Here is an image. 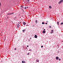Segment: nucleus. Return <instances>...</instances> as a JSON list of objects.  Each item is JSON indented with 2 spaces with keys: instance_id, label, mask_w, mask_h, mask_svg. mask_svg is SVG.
Listing matches in <instances>:
<instances>
[{
  "instance_id": "27",
  "label": "nucleus",
  "mask_w": 63,
  "mask_h": 63,
  "mask_svg": "<svg viewBox=\"0 0 63 63\" xmlns=\"http://www.w3.org/2000/svg\"><path fill=\"white\" fill-rule=\"evenodd\" d=\"M49 27L50 28H51V26H49Z\"/></svg>"
},
{
  "instance_id": "7",
  "label": "nucleus",
  "mask_w": 63,
  "mask_h": 63,
  "mask_svg": "<svg viewBox=\"0 0 63 63\" xmlns=\"http://www.w3.org/2000/svg\"><path fill=\"white\" fill-rule=\"evenodd\" d=\"M46 32V31H43V34H44V33H45V32Z\"/></svg>"
},
{
  "instance_id": "4",
  "label": "nucleus",
  "mask_w": 63,
  "mask_h": 63,
  "mask_svg": "<svg viewBox=\"0 0 63 63\" xmlns=\"http://www.w3.org/2000/svg\"><path fill=\"white\" fill-rule=\"evenodd\" d=\"M19 25L18 24L17 25V28H19Z\"/></svg>"
},
{
  "instance_id": "8",
  "label": "nucleus",
  "mask_w": 63,
  "mask_h": 63,
  "mask_svg": "<svg viewBox=\"0 0 63 63\" xmlns=\"http://www.w3.org/2000/svg\"><path fill=\"white\" fill-rule=\"evenodd\" d=\"M29 0H27V2L28 3H29Z\"/></svg>"
},
{
  "instance_id": "19",
  "label": "nucleus",
  "mask_w": 63,
  "mask_h": 63,
  "mask_svg": "<svg viewBox=\"0 0 63 63\" xmlns=\"http://www.w3.org/2000/svg\"><path fill=\"white\" fill-rule=\"evenodd\" d=\"M24 9H26V7H25L24 8Z\"/></svg>"
},
{
  "instance_id": "38",
  "label": "nucleus",
  "mask_w": 63,
  "mask_h": 63,
  "mask_svg": "<svg viewBox=\"0 0 63 63\" xmlns=\"http://www.w3.org/2000/svg\"><path fill=\"white\" fill-rule=\"evenodd\" d=\"M43 29H44V28H43Z\"/></svg>"
},
{
  "instance_id": "14",
  "label": "nucleus",
  "mask_w": 63,
  "mask_h": 63,
  "mask_svg": "<svg viewBox=\"0 0 63 63\" xmlns=\"http://www.w3.org/2000/svg\"><path fill=\"white\" fill-rule=\"evenodd\" d=\"M42 24H45V23H44V22H42Z\"/></svg>"
},
{
  "instance_id": "28",
  "label": "nucleus",
  "mask_w": 63,
  "mask_h": 63,
  "mask_svg": "<svg viewBox=\"0 0 63 63\" xmlns=\"http://www.w3.org/2000/svg\"><path fill=\"white\" fill-rule=\"evenodd\" d=\"M45 29H44V31H45Z\"/></svg>"
},
{
  "instance_id": "5",
  "label": "nucleus",
  "mask_w": 63,
  "mask_h": 63,
  "mask_svg": "<svg viewBox=\"0 0 63 63\" xmlns=\"http://www.w3.org/2000/svg\"><path fill=\"white\" fill-rule=\"evenodd\" d=\"M22 63H25V62L24 61H23L22 62Z\"/></svg>"
},
{
  "instance_id": "12",
  "label": "nucleus",
  "mask_w": 63,
  "mask_h": 63,
  "mask_svg": "<svg viewBox=\"0 0 63 63\" xmlns=\"http://www.w3.org/2000/svg\"><path fill=\"white\" fill-rule=\"evenodd\" d=\"M21 8H24V7H23V6H21Z\"/></svg>"
},
{
  "instance_id": "26",
  "label": "nucleus",
  "mask_w": 63,
  "mask_h": 63,
  "mask_svg": "<svg viewBox=\"0 0 63 63\" xmlns=\"http://www.w3.org/2000/svg\"><path fill=\"white\" fill-rule=\"evenodd\" d=\"M47 24V23H46V24Z\"/></svg>"
},
{
  "instance_id": "25",
  "label": "nucleus",
  "mask_w": 63,
  "mask_h": 63,
  "mask_svg": "<svg viewBox=\"0 0 63 63\" xmlns=\"http://www.w3.org/2000/svg\"><path fill=\"white\" fill-rule=\"evenodd\" d=\"M14 49H15V50H16V48H15Z\"/></svg>"
},
{
  "instance_id": "31",
  "label": "nucleus",
  "mask_w": 63,
  "mask_h": 63,
  "mask_svg": "<svg viewBox=\"0 0 63 63\" xmlns=\"http://www.w3.org/2000/svg\"><path fill=\"white\" fill-rule=\"evenodd\" d=\"M29 41H30V40H29Z\"/></svg>"
},
{
  "instance_id": "1",
  "label": "nucleus",
  "mask_w": 63,
  "mask_h": 63,
  "mask_svg": "<svg viewBox=\"0 0 63 63\" xmlns=\"http://www.w3.org/2000/svg\"><path fill=\"white\" fill-rule=\"evenodd\" d=\"M63 2V0H60V1L59 2L58 4H61V3H62V2Z\"/></svg>"
},
{
  "instance_id": "37",
  "label": "nucleus",
  "mask_w": 63,
  "mask_h": 63,
  "mask_svg": "<svg viewBox=\"0 0 63 63\" xmlns=\"http://www.w3.org/2000/svg\"><path fill=\"white\" fill-rule=\"evenodd\" d=\"M30 39H31V38H30Z\"/></svg>"
},
{
  "instance_id": "10",
  "label": "nucleus",
  "mask_w": 63,
  "mask_h": 63,
  "mask_svg": "<svg viewBox=\"0 0 63 63\" xmlns=\"http://www.w3.org/2000/svg\"><path fill=\"white\" fill-rule=\"evenodd\" d=\"M25 31V30L24 29L22 31L23 32H24V31Z\"/></svg>"
},
{
  "instance_id": "3",
  "label": "nucleus",
  "mask_w": 63,
  "mask_h": 63,
  "mask_svg": "<svg viewBox=\"0 0 63 63\" xmlns=\"http://www.w3.org/2000/svg\"><path fill=\"white\" fill-rule=\"evenodd\" d=\"M56 60H58V59H59V57H56Z\"/></svg>"
},
{
  "instance_id": "35",
  "label": "nucleus",
  "mask_w": 63,
  "mask_h": 63,
  "mask_svg": "<svg viewBox=\"0 0 63 63\" xmlns=\"http://www.w3.org/2000/svg\"><path fill=\"white\" fill-rule=\"evenodd\" d=\"M52 33H53V32H52Z\"/></svg>"
},
{
  "instance_id": "6",
  "label": "nucleus",
  "mask_w": 63,
  "mask_h": 63,
  "mask_svg": "<svg viewBox=\"0 0 63 63\" xmlns=\"http://www.w3.org/2000/svg\"><path fill=\"white\" fill-rule=\"evenodd\" d=\"M23 24H24V25H25V24H26V23L24 22H23Z\"/></svg>"
},
{
  "instance_id": "2",
  "label": "nucleus",
  "mask_w": 63,
  "mask_h": 63,
  "mask_svg": "<svg viewBox=\"0 0 63 63\" xmlns=\"http://www.w3.org/2000/svg\"><path fill=\"white\" fill-rule=\"evenodd\" d=\"M14 14V13H9L8 15H12V14Z\"/></svg>"
},
{
  "instance_id": "13",
  "label": "nucleus",
  "mask_w": 63,
  "mask_h": 63,
  "mask_svg": "<svg viewBox=\"0 0 63 63\" xmlns=\"http://www.w3.org/2000/svg\"><path fill=\"white\" fill-rule=\"evenodd\" d=\"M57 23L58 24V25H59V22H57Z\"/></svg>"
},
{
  "instance_id": "29",
  "label": "nucleus",
  "mask_w": 63,
  "mask_h": 63,
  "mask_svg": "<svg viewBox=\"0 0 63 63\" xmlns=\"http://www.w3.org/2000/svg\"><path fill=\"white\" fill-rule=\"evenodd\" d=\"M46 22H48V21H46Z\"/></svg>"
},
{
  "instance_id": "33",
  "label": "nucleus",
  "mask_w": 63,
  "mask_h": 63,
  "mask_svg": "<svg viewBox=\"0 0 63 63\" xmlns=\"http://www.w3.org/2000/svg\"><path fill=\"white\" fill-rule=\"evenodd\" d=\"M28 7H27V8H28Z\"/></svg>"
},
{
  "instance_id": "24",
  "label": "nucleus",
  "mask_w": 63,
  "mask_h": 63,
  "mask_svg": "<svg viewBox=\"0 0 63 63\" xmlns=\"http://www.w3.org/2000/svg\"><path fill=\"white\" fill-rule=\"evenodd\" d=\"M43 47V46H41V47Z\"/></svg>"
},
{
  "instance_id": "36",
  "label": "nucleus",
  "mask_w": 63,
  "mask_h": 63,
  "mask_svg": "<svg viewBox=\"0 0 63 63\" xmlns=\"http://www.w3.org/2000/svg\"><path fill=\"white\" fill-rule=\"evenodd\" d=\"M52 33V32H51V33Z\"/></svg>"
},
{
  "instance_id": "32",
  "label": "nucleus",
  "mask_w": 63,
  "mask_h": 63,
  "mask_svg": "<svg viewBox=\"0 0 63 63\" xmlns=\"http://www.w3.org/2000/svg\"><path fill=\"white\" fill-rule=\"evenodd\" d=\"M0 6H1V3H0Z\"/></svg>"
},
{
  "instance_id": "30",
  "label": "nucleus",
  "mask_w": 63,
  "mask_h": 63,
  "mask_svg": "<svg viewBox=\"0 0 63 63\" xmlns=\"http://www.w3.org/2000/svg\"><path fill=\"white\" fill-rule=\"evenodd\" d=\"M27 47H28V46H27Z\"/></svg>"
},
{
  "instance_id": "16",
  "label": "nucleus",
  "mask_w": 63,
  "mask_h": 63,
  "mask_svg": "<svg viewBox=\"0 0 63 63\" xmlns=\"http://www.w3.org/2000/svg\"><path fill=\"white\" fill-rule=\"evenodd\" d=\"M61 25H62V24H63V22L61 23Z\"/></svg>"
},
{
  "instance_id": "9",
  "label": "nucleus",
  "mask_w": 63,
  "mask_h": 63,
  "mask_svg": "<svg viewBox=\"0 0 63 63\" xmlns=\"http://www.w3.org/2000/svg\"><path fill=\"white\" fill-rule=\"evenodd\" d=\"M34 37L35 38H37V35H35Z\"/></svg>"
},
{
  "instance_id": "18",
  "label": "nucleus",
  "mask_w": 63,
  "mask_h": 63,
  "mask_svg": "<svg viewBox=\"0 0 63 63\" xmlns=\"http://www.w3.org/2000/svg\"><path fill=\"white\" fill-rule=\"evenodd\" d=\"M32 50L31 49L29 50V51H31Z\"/></svg>"
},
{
  "instance_id": "23",
  "label": "nucleus",
  "mask_w": 63,
  "mask_h": 63,
  "mask_svg": "<svg viewBox=\"0 0 63 63\" xmlns=\"http://www.w3.org/2000/svg\"><path fill=\"white\" fill-rule=\"evenodd\" d=\"M59 61H60V59H59Z\"/></svg>"
},
{
  "instance_id": "17",
  "label": "nucleus",
  "mask_w": 63,
  "mask_h": 63,
  "mask_svg": "<svg viewBox=\"0 0 63 63\" xmlns=\"http://www.w3.org/2000/svg\"><path fill=\"white\" fill-rule=\"evenodd\" d=\"M36 61V62H39V61H37V60Z\"/></svg>"
},
{
  "instance_id": "22",
  "label": "nucleus",
  "mask_w": 63,
  "mask_h": 63,
  "mask_svg": "<svg viewBox=\"0 0 63 63\" xmlns=\"http://www.w3.org/2000/svg\"><path fill=\"white\" fill-rule=\"evenodd\" d=\"M16 18V17H15L14 18V19H15Z\"/></svg>"
},
{
  "instance_id": "20",
  "label": "nucleus",
  "mask_w": 63,
  "mask_h": 63,
  "mask_svg": "<svg viewBox=\"0 0 63 63\" xmlns=\"http://www.w3.org/2000/svg\"><path fill=\"white\" fill-rule=\"evenodd\" d=\"M51 32H53V30H51Z\"/></svg>"
},
{
  "instance_id": "11",
  "label": "nucleus",
  "mask_w": 63,
  "mask_h": 63,
  "mask_svg": "<svg viewBox=\"0 0 63 63\" xmlns=\"http://www.w3.org/2000/svg\"><path fill=\"white\" fill-rule=\"evenodd\" d=\"M37 22H38V21H37V20H36L35 21V22H36V23H37Z\"/></svg>"
},
{
  "instance_id": "21",
  "label": "nucleus",
  "mask_w": 63,
  "mask_h": 63,
  "mask_svg": "<svg viewBox=\"0 0 63 63\" xmlns=\"http://www.w3.org/2000/svg\"><path fill=\"white\" fill-rule=\"evenodd\" d=\"M29 53H28V54H27V55H29Z\"/></svg>"
},
{
  "instance_id": "15",
  "label": "nucleus",
  "mask_w": 63,
  "mask_h": 63,
  "mask_svg": "<svg viewBox=\"0 0 63 63\" xmlns=\"http://www.w3.org/2000/svg\"><path fill=\"white\" fill-rule=\"evenodd\" d=\"M49 8L51 9V7L50 6H49Z\"/></svg>"
},
{
  "instance_id": "39",
  "label": "nucleus",
  "mask_w": 63,
  "mask_h": 63,
  "mask_svg": "<svg viewBox=\"0 0 63 63\" xmlns=\"http://www.w3.org/2000/svg\"><path fill=\"white\" fill-rule=\"evenodd\" d=\"M36 45H37V44H36Z\"/></svg>"
},
{
  "instance_id": "34",
  "label": "nucleus",
  "mask_w": 63,
  "mask_h": 63,
  "mask_svg": "<svg viewBox=\"0 0 63 63\" xmlns=\"http://www.w3.org/2000/svg\"><path fill=\"white\" fill-rule=\"evenodd\" d=\"M33 26L34 27V25H33Z\"/></svg>"
}]
</instances>
